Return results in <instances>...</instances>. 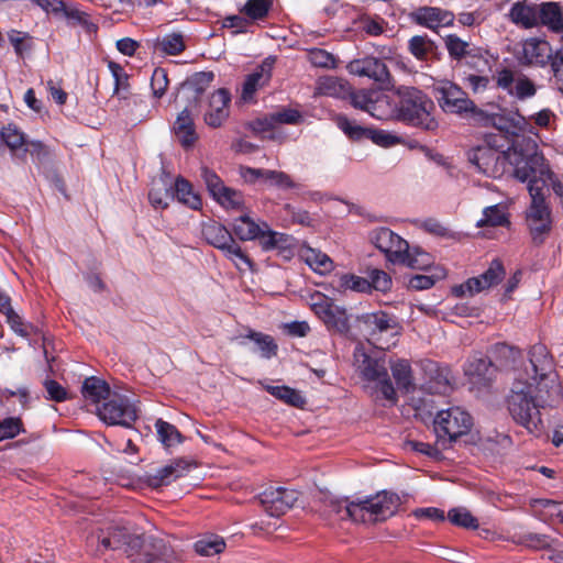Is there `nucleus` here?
<instances>
[{
	"mask_svg": "<svg viewBox=\"0 0 563 563\" xmlns=\"http://www.w3.org/2000/svg\"><path fill=\"white\" fill-rule=\"evenodd\" d=\"M390 369L400 389L410 391L413 388L412 369L408 361L398 360L390 365Z\"/></svg>",
	"mask_w": 563,
	"mask_h": 563,
	"instance_id": "42",
	"label": "nucleus"
},
{
	"mask_svg": "<svg viewBox=\"0 0 563 563\" xmlns=\"http://www.w3.org/2000/svg\"><path fill=\"white\" fill-rule=\"evenodd\" d=\"M360 321L364 327L368 341L380 350H388L390 347L388 342H380L383 335L396 336L399 334V324L396 317L385 311L379 310L365 313L360 318Z\"/></svg>",
	"mask_w": 563,
	"mask_h": 563,
	"instance_id": "13",
	"label": "nucleus"
},
{
	"mask_svg": "<svg viewBox=\"0 0 563 563\" xmlns=\"http://www.w3.org/2000/svg\"><path fill=\"white\" fill-rule=\"evenodd\" d=\"M375 93L376 91L373 90L354 91L351 88V92L347 95V98H350L351 104L354 108L368 112Z\"/></svg>",
	"mask_w": 563,
	"mask_h": 563,
	"instance_id": "63",
	"label": "nucleus"
},
{
	"mask_svg": "<svg viewBox=\"0 0 563 563\" xmlns=\"http://www.w3.org/2000/svg\"><path fill=\"white\" fill-rule=\"evenodd\" d=\"M300 258L308 264L314 272L325 274L332 271V260L319 250L312 249L308 245L301 246L299 251Z\"/></svg>",
	"mask_w": 563,
	"mask_h": 563,
	"instance_id": "34",
	"label": "nucleus"
},
{
	"mask_svg": "<svg viewBox=\"0 0 563 563\" xmlns=\"http://www.w3.org/2000/svg\"><path fill=\"white\" fill-rule=\"evenodd\" d=\"M97 416L108 426L131 428L139 418V409L126 396L113 394L101 406Z\"/></svg>",
	"mask_w": 563,
	"mask_h": 563,
	"instance_id": "9",
	"label": "nucleus"
},
{
	"mask_svg": "<svg viewBox=\"0 0 563 563\" xmlns=\"http://www.w3.org/2000/svg\"><path fill=\"white\" fill-rule=\"evenodd\" d=\"M200 177L203 180L210 196L224 209L245 211V199L242 191L224 185L218 174L207 166L200 168Z\"/></svg>",
	"mask_w": 563,
	"mask_h": 563,
	"instance_id": "10",
	"label": "nucleus"
},
{
	"mask_svg": "<svg viewBox=\"0 0 563 563\" xmlns=\"http://www.w3.org/2000/svg\"><path fill=\"white\" fill-rule=\"evenodd\" d=\"M81 394L85 399L93 404L107 400L111 396L110 386L102 379L91 376L84 380Z\"/></svg>",
	"mask_w": 563,
	"mask_h": 563,
	"instance_id": "35",
	"label": "nucleus"
},
{
	"mask_svg": "<svg viewBox=\"0 0 563 563\" xmlns=\"http://www.w3.org/2000/svg\"><path fill=\"white\" fill-rule=\"evenodd\" d=\"M156 46L168 55H178L185 51L184 37L179 33H172L157 40Z\"/></svg>",
	"mask_w": 563,
	"mask_h": 563,
	"instance_id": "50",
	"label": "nucleus"
},
{
	"mask_svg": "<svg viewBox=\"0 0 563 563\" xmlns=\"http://www.w3.org/2000/svg\"><path fill=\"white\" fill-rule=\"evenodd\" d=\"M196 109L197 107L187 104L184 108V110L178 114L173 126L176 137L184 147L191 146L197 140L195 122L192 119V112Z\"/></svg>",
	"mask_w": 563,
	"mask_h": 563,
	"instance_id": "26",
	"label": "nucleus"
},
{
	"mask_svg": "<svg viewBox=\"0 0 563 563\" xmlns=\"http://www.w3.org/2000/svg\"><path fill=\"white\" fill-rule=\"evenodd\" d=\"M196 463L186 457H177L169 464L158 468L154 474L146 475V483L152 488L169 485L172 482L186 475Z\"/></svg>",
	"mask_w": 563,
	"mask_h": 563,
	"instance_id": "21",
	"label": "nucleus"
},
{
	"mask_svg": "<svg viewBox=\"0 0 563 563\" xmlns=\"http://www.w3.org/2000/svg\"><path fill=\"white\" fill-rule=\"evenodd\" d=\"M271 120H275L276 125L278 124H299L303 118L299 110L292 108H280L275 112L271 113Z\"/></svg>",
	"mask_w": 563,
	"mask_h": 563,
	"instance_id": "58",
	"label": "nucleus"
},
{
	"mask_svg": "<svg viewBox=\"0 0 563 563\" xmlns=\"http://www.w3.org/2000/svg\"><path fill=\"white\" fill-rule=\"evenodd\" d=\"M552 49L547 41L531 38L523 44L522 58L526 64L533 66H545L552 63Z\"/></svg>",
	"mask_w": 563,
	"mask_h": 563,
	"instance_id": "28",
	"label": "nucleus"
},
{
	"mask_svg": "<svg viewBox=\"0 0 563 563\" xmlns=\"http://www.w3.org/2000/svg\"><path fill=\"white\" fill-rule=\"evenodd\" d=\"M506 276L504 264L500 260L495 258L490 262L488 268L476 277H471L461 285L452 288L455 297H464L465 295L474 296L490 287L498 285Z\"/></svg>",
	"mask_w": 563,
	"mask_h": 563,
	"instance_id": "15",
	"label": "nucleus"
},
{
	"mask_svg": "<svg viewBox=\"0 0 563 563\" xmlns=\"http://www.w3.org/2000/svg\"><path fill=\"white\" fill-rule=\"evenodd\" d=\"M174 190V195L180 203L192 210H199L202 207L200 195L194 191L192 185L187 179L177 177Z\"/></svg>",
	"mask_w": 563,
	"mask_h": 563,
	"instance_id": "37",
	"label": "nucleus"
},
{
	"mask_svg": "<svg viewBox=\"0 0 563 563\" xmlns=\"http://www.w3.org/2000/svg\"><path fill=\"white\" fill-rule=\"evenodd\" d=\"M410 53L420 60L428 59L429 55L435 49L434 42L428 36L416 35L409 40L408 44Z\"/></svg>",
	"mask_w": 563,
	"mask_h": 563,
	"instance_id": "48",
	"label": "nucleus"
},
{
	"mask_svg": "<svg viewBox=\"0 0 563 563\" xmlns=\"http://www.w3.org/2000/svg\"><path fill=\"white\" fill-rule=\"evenodd\" d=\"M508 16L512 23L525 29H531L539 24L538 8L526 1L512 3Z\"/></svg>",
	"mask_w": 563,
	"mask_h": 563,
	"instance_id": "29",
	"label": "nucleus"
},
{
	"mask_svg": "<svg viewBox=\"0 0 563 563\" xmlns=\"http://www.w3.org/2000/svg\"><path fill=\"white\" fill-rule=\"evenodd\" d=\"M448 519L452 525L465 529H477L479 526L477 518L463 507L452 508L449 510Z\"/></svg>",
	"mask_w": 563,
	"mask_h": 563,
	"instance_id": "49",
	"label": "nucleus"
},
{
	"mask_svg": "<svg viewBox=\"0 0 563 563\" xmlns=\"http://www.w3.org/2000/svg\"><path fill=\"white\" fill-rule=\"evenodd\" d=\"M493 368L494 365L489 355H475L468 361L465 373L468 376L488 379Z\"/></svg>",
	"mask_w": 563,
	"mask_h": 563,
	"instance_id": "44",
	"label": "nucleus"
},
{
	"mask_svg": "<svg viewBox=\"0 0 563 563\" xmlns=\"http://www.w3.org/2000/svg\"><path fill=\"white\" fill-rule=\"evenodd\" d=\"M214 79L212 71H199L181 84L180 93L192 107L199 106L201 97Z\"/></svg>",
	"mask_w": 563,
	"mask_h": 563,
	"instance_id": "24",
	"label": "nucleus"
},
{
	"mask_svg": "<svg viewBox=\"0 0 563 563\" xmlns=\"http://www.w3.org/2000/svg\"><path fill=\"white\" fill-rule=\"evenodd\" d=\"M311 309L329 331L342 335L350 332L351 325L346 309L335 305L329 297L323 295L313 296Z\"/></svg>",
	"mask_w": 563,
	"mask_h": 563,
	"instance_id": "12",
	"label": "nucleus"
},
{
	"mask_svg": "<svg viewBox=\"0 0 563 563\" xmlns=\"http://www.w3.org/2000/svg\"><path fill=\"white\" fill-rule=\"evenodd\" d=\"M413 21L432 31L446 27L453 24L455 15L453 12L438 7H420L412 13Z\"/></svg>",
	"mask_w": 563,
	"mask_h": 563,
	"instance_id": "22",
	"label": "nucleus"
},
{
	"mask_svg": "<svg viewBox=\"0 0 563 563\" xmlns=\"http://www.w3.org/2000/svg\"><path fill=\"white\" fill-rule=\"evenodd\" d=\"M0 136L11 151H16L25 144L24 134L13 124L2 128Z\"/></svg>",
	"mask_w": 563,
	"mask_h": 563,
	"instance_id": "54",
	"label": "nucleus"
},
{
	"mask_svg": "<svg viewBox=\"0 0 563 563\" xmlns=\"http://www.w3.org/2000/svg\"><path fill=\"white\" fill-rule=\"evenodd\" d=\"M168 84L167 71L162 67L155 68L151 78L153 96L155 98H162L167 90Z\"/></svg>",
	"mask_w": 563,
	"mask_h": 563,
	"instance_id": "62",
	"label": "nucleus"
},
{
	"mask_svg": "<svg viewBox=\"0 0 563 563\" xmlns=\"http://www.w3.org/2000/svg\"><path fill=\"white\" fill-rule=\"evenodd\" d=\"M509 225L510 220L507 206L503 203L486 207L483 210V218L476 223L477 228Z\"/></svg>",
	"mask_w": 563,
	"mask_h": 563,
	"instance_id": "36",
	"label": "nucleus"
},
{
	"mask_svg": "<svg viewBox=\"0 0 563 563\" xmlns=\"http://www.w3.org/2000/svg\"><path fill=\"white\" fill-rule=\"evenodd\" d=\"M490 126L495 128L500 133H503V135H500V139H503L504 141L508 140V134H515L517 129V124L514 119L500 113H493Z\"/></svg>",
	"mask_w": 563,
	"mask_h": 563,
	"instance_id": "60",
	"label": "nucleus"
},
{
	"mask_svg": "<svg viewBox=\"0 0 563 563\" xmlns=\"http://www.w3.org/2000/svg\"><path fill=\"white\" fill-rule=\"evenodd\" d=\"M231 93L225 88H219L210 98L209 108L205 113V122L210 128H220L229 118Z\"/></svg>",
	"mask_w": 563,
	"mask_h": 563,
	"instance_id": "23",
	"label": "nucleus"
},
{
	"mask_svg": "<svg viewBox=\"0 0 563 563\" xmlns=\"http://www.w3.org/2000/svg\"><path fill=\"white\" fill-rule=\"evenodd\" d=\"M244 338L256 344L263 358L269 360L277 354L278 345L272 335L249 329Z\"/></svg>",
	"mask_w": 563,
	"mask_h": 563,
	"instance_id": "41",
	"label": "nucleus"
},
{
	"mask_svg": "<svg viewBox=\"0 0 563 563\" xmlns=\"http://www.w3.org/2000/svg\"><path fill=\"white\" fill-rule=\"evenodd\" d=\"M405 446L411 451L418 452L433 460H441L442 451L444 450L442 449V444L438 443V441L435 442V444H430L422 441L408 440L405 443Z\"/></svg>",
	"mask_w": 563,
	"mask_h": 563,
	"instance_id": "52",
	"label": "nucleus"
},
{
	"mask_svg": "<svg viewBox=\"0 0 563 563\" xmlns=\"http://www.w3.org/2000/svg\"><path fill=\"white\" fill-rule=\"evenodd\" d=\"M267 393H269L272 396L276 397L277 399L283 400L284 402L295 406V407H302L306 404L305 398L301 396V394L288 386H272L267 385L265 387Z\"/></svg>",
	"mask_w": 563,
	"mask_h": 563,
	"instance_id": "46",
	"label": "nucleus"
},
{
	"mask_svg": "<svg viewBox=\"0 0 563 563\" xmlns=\"http://www.w3.org/2000/svg\"><path fill=\"white\" fill-rule=\"evenodd\" d=\"M533 507L543 512L548 517H556L563 521V503L552 499H537L533 501Z\"/></svg>",
	"mask_w": 563,
	"mask_h": 563,
	"instance_id": "61",
	"label": "nucleus"
},
{
	"mask_svg": "<svg viewBox=\"0 0 563 563\" xmlns=\"http://www.w3.org/2000/svg\"><path fill=\"white\" fill-rule=\"evenodd\" d=\"M318 91L321 95L345 99L351 92L350 84L341 78L327 76L318 81Z\"/></svg>",
	"mask_w": 563,
	"mask_h": 563,
	"instance_id": "38",
	"label": "nucleus"
},
{
	"mask_svg": "<svg viewBox=\"0 0 563 563\" xmlns=\"http://www.w3.org/2000/svg\"><path fill=\"white\" fill-rule=\"evenodd\" d=\"M531 203L527 210L526 221L534 244H542L552 229L551 209L545 202L543 184L529 188Z\"/></svg>",
	"mask_w": 563,
	"mask_h": 563,
	"instance_id": "7",
	"label": "nucleus"
},
{
	"mask_svg": "<svg viewBox=\"0 0 563 563\" xmlns=\"http://www.w3.org/2000/svg\"><path fill=\"white\" fill-rule=\"evenodd\" d=\"M8 38L19 57H23L24 53L32 48V37L29 33L10 30L8 32Z\"/></svg>",
	"mask_w": 563,
	"mask_h": 563,
	"instance_id": "57",
	"label": "nucleus"
},
{
	"mask_svg": "<svg viewBox=\"0 0 563 563\" xmlns=\"http://www.w3.org/2000/svg\"><path fill=\"white\" fill-rule=\"evenodd\" d=\"M368 113L377 120H397V101L386 93L376 91Z\"/></svg>",
	"mask_w": 563,
	"mask_h": 563,
	"instance_id": "32",
	"label": "nucleus"
},
{
	"mask_svg": "<svg viewBox=\"0 0 563 563\" xmlns=\"http://www.w3.org/2000/svg\"><path fill=\"white\" fill-rule=\"evenodd\" d=\"M438 443L442 449L467 434L473 427L472 416L461 407H451L438 412L433 421Z\"/></svg>",
	"mask_w": 563,
	"mask_h": 563,
	"instance_id": "5",
	"label": "nucleus"
},
{
	"mask_svg": "<svg viewBox=\"0 0 563 563\" xmlns=\"http://www.w3.org/2000/svg\"><path fill=\"white\" fill-rule=\"evenodd\" d=\"M232 232L240 241H254L262 233V224L256 223L247 212L234 219L232 222Z\"/></svg>",
	"mask_w": 563,
	"mask_h": 563,
	"instance_id": "33",
	"label": "nucleus"
},
{
	"mask_svg": "<svg viewBox=\"0 0 563 563\" xmlns=\"http://www.w3.org/2000/svg\"><path fill=\"white\" fill-rule=\"evenodd\" d=\"M369 288L382 292H387L393 286L391 277L385 271L373 268L368 272Z\"/></svg>",
	"mask_w": 563,
	"mask_h": 563,
	"instance_id": "56",
	"label": "nucleus"
},
{
	"mask_svg": "<svg viewBox=\"0 0 563 563\" xmlns=\"http://www.w3.org/2000/svg\"><path fill=\"white\" fill-rule=\"evenodd\" d=\"M338 128L352 141L366 139L369 128L357 124L355 120L349 119L344 114H339L334 119Z\"/></svg>",
	"mask_w": 563,
	"mask_h": 563,
	"instance_id": "45",
	"label": "nucleus"
},
{
	"mask_svg": "<svg viewBox=\"0 0 563 563\" xmlns=\"http://www.w3.org/2000/svg\"><path fill=\"white\" fill-rule=\"evenodd\" d=\"M539 23L555 33L563 32V9L556 2L542 3L538 10Z\"/></svg>",
	"mask_w": 563,
	"mask_h": 563,
	"instance_id": "31",
	"label": "nucleus"
},
{
	"mask_svg": "<svg viewBox=\"0 0 563 563\" xmlns=\"http://www.w3.org/2000/svg\"><path fill=\"white\" fill-rule=\"evenodd\" d=\"M339 287L343 289L354 290L357 292H371L368 278L360 277L352 274L342 275L339 278Z\"/></svg>",
	"mask_w": 563,
	"mask_h": 563,
	"instance_id": "55",
	"label": "nucleus"
},
{
	"mask_svg": "<svg viewBox=\"0 0 563 563\" xmlns=\"http://www.w3.org/2000/svg\"><path fill=\"white\" fill-rule=\"evenodd\" d=\"M274 7V0H246L239 12L249 19L250 25L266 22Z\"/></svg>",
	"mask_w": 563,
	"mask_h": 563,
	"instance_id": "30",
	"label": "nucleus"
},
{
	"mask_svg": "<svg viewBox=\"0 0 563 563\" xmlns=\"http://www.w3.org/2000/svg\"><path fill=\"white\" fill-rule=\"evenodd\" d=\"M23 431V424L20 418L9 417L0 419V441L12 439Z\"/></svg>",
	"mask_w": 563,
	"mask_h": 563,
	"instance_id": "64",
	"label": "nucleus"
},
{
	"mask_svg": "<svg viewBox=\"0 0 563 563\" xmlns=\"http://www.w3.org/2000/svg\"><path fill=\"white\" fill-rule=\"evenodd\" d=\"M360 29L369 36H378L386 30L387 22L379 15H362L358 20Z\"/></svg>",
	"mask_w": 563,
	"mask_h": 563,
	"instance_id": "53",
	"label": "nucleus"
},
{
	"mask_svg": "<svg viewBox=\"0 0 563 563\" xmlns=\"http://www.w3.org/2000/svg\"><path fill=\"white\" fill-rule=\"evenodd\" d=\"M225 542L219 536H207L201 538L195 543V550L198 554L203 556H211L223 552Z\"/></svg>",
	"mask_w": 563,
	"mask_h": 563,
	"instance_id": "47",
	"label": "nucleus"
},
{
	"mask_svg": "<svg viewBox=\"0 0 563 563\" xmlns=\"http://www.w3.org/2000/svg\"><path fill=\"white\" fill-rule=\"evenodd\" d=\"M433 264V257L428 252H424L419 246L410 247L404 252V261L398 262L396 265H404L412 269L424 271Z\"/></svg>",
	"mask_w": 563,
	"mask_h": 563,
	"instance_id": "40",
	"label": "nucleus"
},
{
	"mask_svg": "<svg viewBox=\"0 0 563 563\" xmlns=\"http://www.w3.org/2000/svg\"><path fill=\"white\" fill-rule=\"evenodd\" d=\"M537 89L534 84L525 75L517 76L516 84L514 86L511 96H515L516 98L520 100H525L528 98H531L536 95Z\"/></svg>",
	"mask_w": 563,
	"mask_h": 563,
	"instance_id": "59",
	"label": "nucleus"
},
{
	"mask_svg": "<svg viewBox=\"0 0 563 563\" xmlns=\"http://www.w3.org/2000/svg\"><path fill=\"white\" fill-rule=\"evenodd\" d=\"M272 63L265 60L262 65L245 77L242 86L241 98L243 101H251L255 92L265 87L272 78Z\"/></svg>",
	"mask_w": 563,
	"mask_h": 563,
	"instance_id": "27",
	"label": "nucleus"
},
{
	"mask_svg": "<svg viewBox=\"0 0 563 563\" xmlns=\"http://www.w3.org/2000/svg\"><path fill=\"white\" fill-rule=\"evenodd\" d=\"M205 241L211 246L218 249L223 255L241 269L239 262L243 263L249 269L253 271L254 263L250 256L243 252L240 244L233 238L231 231L223 224L210 221L203 223L201 230Z\"/></svg>",
	"mask_w": 563,
	"mask_h": 563,
	"instance_id": "6",
	"label": "nucleus"
},
{
	"mask_svg": "<svg viewBox=\"0 0 563 563\" xmlns=\"http://www.w3.org/2000/svg\"><path fill=\"white\" fill-rule=\"evenodd\" d=\"M263 251L275 249H286L289 246L290 236L288 234L273 231L266 222H262V233L256 239Z\"/></svg>",
	"mask_w": 563,
	"mask_h": 563,
	"instance_id": "39",
	"label": "nucleus"
},
{
	"mask_svg": "<svg viewBox=\"0 0 563 563\" xmlns=\"http://www.w3.org/2000/svg\"><path fill=\"white\" fill-rule=\"evenodd\" d=\"M530 376L519 373L514 377L507 407L514 420L528 431L539 430L542 423L541 408L556 407L563 399L553 360L542 344L529 351Z\"/></svg>",
	"mask_w": 563,
	"mask_h": 563,
	"instance_id": "1",
	"label": "nucleus"
},
{
	"mask_svg": "<svg viewBox=\"0 0 563 563\" xmlns=\"http://www.w3.org/2000/svg\"><path fill=\"white\" fill-rule=\"evenodd\" d=\"M347 70L352 75L368 77L385 86L390 85L391 81V76L385 62L377 57L366 56L354 59L349 63Z\"/></svg>",
	"mask_w": 563,
	"mask_h": 563,
	"instance_id": "20",
	"label": "nucleus"
},
{
	"mask_svg": "<svg viewBox=\"0 0 563 563\" xmlns=\"http://www.w3.org/2000/svg\"><path fill=\"white\" fill-rule=\"evenodd\" d=\"M397 121L426 131H434L433 101L420 89L404 87L397 91Z\"/></svg>",
	"mask_w": 563,
	"mask_h": 563,
	"instance_id": "4",
	"label": "nucleus"
},
{
	"mask_svg": "<svg viewBox=\"0 0 563 563\" xmlns=\"http://www.w3.org/2000/svg\"><path fill=\"white\" fill-rule=\"evenodd\" d=\"M323 511L330 516L335 517L340 520L350 519L355 522H360L358 515L362 509L358 508L356 500H350L349 498H336V497H324L323 499Z\"/></svg>",
	"mask_w": 563,
	"mask_h": 563,
	"instance_id": "25",
	"label": "nucleus"
},
{
	"mask_svg": "<svg viewBox=\"0 0 563 563\" xmlns=\"http://www.w3.org/2000/svg\"><path fill=\"white\" fill-rule=\"evenodd\" d=\"M158 440L165 448H170L183 442L184 438L179 430L172 423L157 419L155 422Z\"/></svg>",
	"mask_w": 563,
	"mask_h": 563,
	"instance_id": "43",
	"label": "nucleus"
},
{
	"mask_svg": "<svg viewBox=\"0 0 563 563\" xmlns=\"http://www.w3.org/2000/svg\"><path fill=\"white\" fill-rule=\"evenodd\" d=\"M358 508L362 509L358 515L360 522L380 521L393 516L400 504L396 494L382 492L375 496L357 499Z\"/></svg>",
	"mask_w": 563,
	"mask_h": 563,
	"instance_id": "14",
	"label": "nucleus"
},
{
	"mask_svg": "<svg viewBox=\"0 0 563 563\" xmlns=\"http://www.w3.org/2000/svg\"><path fill=\"white\" fill-rule=\"evenodd\" d=\"M437 99L441 109L446 113L464 115L474 109V102L467 93L451 81H443L435 87Z\"/></svg>",
	"mask_w": 563,
	"mask_h": 563,
	"instance_id": "17",
	"label": "nucleus"
},
{
	"mask_svg": "<svg viewBox=\"0 0 563 563\" xmlns=\"http://www.w3.org/2000/svg\"><path fill=\"white\" fill-rule=\"evenodd\" d=\"M489 356L493 361L494 368L514 371L515 377L518 376L519 373H522L523 377H528L532 374L529 362H523L522 352L517 347L506 343H496L490 347Z\"/></svg>",
	"mask_w": 563,
	"mask_h": 563,
	"instance_id": "18",
	"label": "nucleus"
},
{
	"mask_svg": "<svg viewBox=\"0 0 563 563\" xmlns=\"http://www.w3.org/2000/svg\"><path fill=\"white\" fill-rule=\"evenodd\" d=\"M504 146V143L497 142V136L489 135L486 145L474 147L468 152V161L486 176L498 177L504 174L507 167L508 150H497Z\"/></svg>",
	"mask_w": 563,
	"mask_h": 563,
	"instance_id": "8",
	"label": "nucleus"
},
{
	"mask_svg": "<svg viewBox=\"0 0 563 563\" xmlns=\"http://www.w3.org/2000/svg\"><path fill=\"white\" fill-rule=\"evenodd\" d=\"M514 167V176L525 183L528 181V189L532 185L545 189L547 178L550 176V168L545 164L542 154L538 153L537 143L531 139L522 137L512 142L508 147L507 166Z\"/></svg>",
	"mask_w": 563,
	"mask_h": 563,
	"instance_id": "3",
	"label": "nucleus"
},
{
	"mask_svg": "<svg viewBox=\"0 0 563 563\" xmlns=\"http://www.w3.org/2000/svg\"><path fill=\"white\" fill-rule=\"evenodd\" d=\"M371 243L378 249L387 262L396 265L404 261V252L408 251V242L389 228H376L369 232Z\"/></svg>",
	"mask_w": 563,
	"mask_h": 563,
	"instance_id": "16",
	"label": "nucleus"
},
{
	"mask_svg": "<svg viewBox=\"0 0 563 563\" xmlns=\"http://www.w3.org/2000/svg\"><path fill=\"white\" fill-rule=\"evenodd\" d=\"M298 499L296 490L284 487H271L260 495L265 511L272 517H279L289 510Z\"/></svg>",
	"mask_w": 563,
	"mask_h": 563,
	"instance_id": "19",
	"label": "nucleus"
},
{
	"mask_svg": "<svg viewBox=\"0 0 563 563\" xmlns=\"http://www.w3.org/2000/svg\"><path fill=\"white\" fill-rule=\"evenodd\" d=\"M87 548L96 555L124 548L131 563H180L165 541L152 536H132L125 527L110 523L87 537Z\"/></svg>",
	"mask_w": 563,
	"mask_h": 563,
	"instance_id": "2",
	"label": "nucleus"
},
{
	"mask_svg": "<svg viewBox=\"0 0 563 563\" xmlns=\"http://www.w3.org/2000/svg\"><path fill=\"white\" fill-rule=\"evenodd\" d=\"M445 47L451 58L461 60L471 55L470 44L455 34L445 37Z\"/></svg>",
	"mask_w": 563,
	"mask_h": 563,
	"instance_id": "51",
	"label": "nucleus"
},
{
	"mask_svg": "<svg viewBox=\"0 0 563 563\" xmlns=\"http://www.w3.org/2000/svg\"><path fill=\"white\" fill-rule=\"evenodd\" d=\"M362 377L375 384V391L391 405L397 402V393L390 380L386 363L384 358H375L367 354H363V361L360 365Z\"/></svg>",
	"mask_w": 563,
	"mask_h": 563,
	"instance_id": "11",
	"label": "nucleus"
}]
</instances>
